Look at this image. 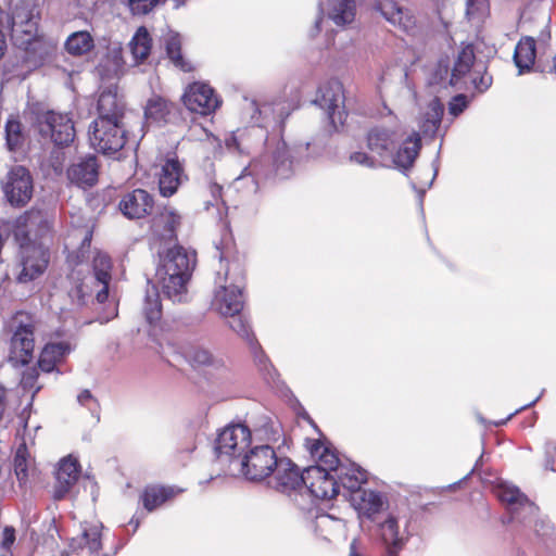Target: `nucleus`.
I'll use <instances>...</instances> for the list:
<instances>
[{
	"mask_svg": "<svg viewBox=\"0 0 556 556\" xmlns=\"http://www.w3.org/2000/svg\"><path fill=\"white\" fill-rule=\"evenodd\" d=\"M241 118L250 124L239 128L226 138L225 144L230 152L249 155L267 139V128L283 121L281 103H258L254 99L243 98Z\"/></svg>",
	"mask_w": 556,
	"mask_h": 556,
	"instance_id": "nucleus-1",
	"label": "nucleus"
},
{
	"mask_svg": "<svg viewBox=\"0 0 556 556\" xmlns=\"http://www.w3.org/2000/svg\"><path fill=\"white\" fill-rule=\"evenodd\" d=\"M48 229L47 216L40 210L31 208L16 218L14 235L21 249L22 270L17 276L20 282H28L45 271L48 253L31 240V236H42Z\"/></svg>",
	"mask_w": 556,
	"mask_h": 556,
	"instance_id": "nucleus-2",
	"label": "nucleus"
},
{
	"mask_svg": "<svg viewBox=\"0 0 556 556\" xmlns=\"http://www.w3.org/2000/svg\"><path fill=\"white\" fill-rule=\"evenodd\" d=\"M157 256L155 277L163 294L173 302H184L197 263L195 252L176 244L160 250Z\"/></svg>",
	"mask_w": 556,
	"mask_h": 556,
	"instance_id": "nucleus-3",
	"label": "nucleus"
},
{
	"mask_svg": "<svg viewBox=\"0 0 556 556\" xmlns=\"http://www.w3.org/2000/svg\"><path fill=\"white\" fill-rule=\"evenodd\" d=\"M42 0H10V16L0 10V27L7 20L8 28H11L12 38L16 45L25 50L36 49L40 45L37 39L38 21L40 17V4ZM7 49V39L0 28V59Z\"/></svg>",
	"mask_w": 556,
	"mask_h": 556,
	"instance_id": "nucleus-4",
	"label": "nucleus"
},
{
	"mask_svg": "<svg viewBox=\"0 0 556 556\" xmlns=\"http://www.w3.org/2000/svg\"><path fill=\"white\" fill-rule=\"evenodd\" d=\"M269 156L263 155L261 159L253 160L238 176L232 188L243 197H251L258 190V179L276 176L288 178L292 174V161L289 157L287 144L281 141L271 155V164L267 165Z\"/></svg>",
	"mask_w": 556,
	"mask_h": 556,
	"instance_id": "nucleus-5",
	"label": "nucleus"
},
{
	"mask_svg": "<svg viewBox=\"0 0 556 556\" xmlns=\"http://www.w3.org/2000/svg\"><path fill=\"white\" fill-rule=\"evenodd\" d=\"M468 83L479 92H484L492 84V77L486 74L485 65L482 62H476L471 45L458 51L450 78V85L459 89L465 88Z\"/></svg>",
	"mask_w": 556,
	"mask_h": 556,
	"instance_id": "nucleus-6",
	"label": "nucleus"
},
{
	"mask_svg": "<svg viewBox=\"0 0 556 556\" xmlns=\"http://www.w3.org/2000/svg\"><path fill=\"white\" fill-rule=\"evenodd\" d=\"M93 274L85 277L80 283L72 288L68 295L73 303L83 305L96 291L98 303H104L109 296V285L111 281V260L102 253L97 252L93 257Z\"/></svg>",
	"mask_w": 556,
	"mask_h": 556,
	"instance_id": "nucleus-7",
	"label": "nucleus"
},
{
	"mask_svg": "<svg viewBox=\"0 0 556 556\" xmlns=\"http://www.w3.org/2000/svg\"><path fill=\"white\" fill-rule=\"evenodd\" d=\"M252 444V433L242 424L225 427L215 441V454L220 463L228 464L230 470L237 466L241 456L245 454Z\"/></svg>",
	"mask_w": 556,
	"mask_h": 556,
	"instance_id": "nucleus-8",
	"label": "nucleus"
},
{
	"mask_svg": "<svg viewBox=\"0 0 556 556\" xmlns=\"http://www.w3.org/2000/svg\"><path fill=\"white\" fill-rule=\"evenodd\" d=\"M280 458L268 444L250 446L232 471L241 473L247 480L262 481L273 475Z\"/></svg>",
	"mask_w": 556,
	"mask_h": 556,
	"instance_id": "nucleus-9",
	"label": "nucleus"
},
{
	"mask_svg": "<svg viewBox=\"0 0 556 556\" xmlns=\"http://www.w3.org/2000/svg\"><path fill=\"white\" fill-rule=\"evenodd\" d=\"M91 147L103 154L118 152L126 143V129L123 121L96 118L89 127Z\"/></svg>",
	"mask_w": 556,
	"mask_h": 556,
	"instance_id": "nucleus-10",
	"label": "nucleus"
},
{
	"mask_svg": "<svg viewBox=\"0 0 556 556\" xmlns=\"http://www.w3.org/2000/svg\"><path fill=\"white\" fill-rule=\"evenodd\" d=\"M35 127L45 139H50L55 146H68L75 138L72 118L64 113L41 111L36 113Z\"/></svg>",
	"mask_w": 556,
	"mask_h": 556,
	"instance_id": "nucleus-11",
	"label": "nucleus"
},
{
	"mask_svg": "<svg viewBox=\"0 0 556 556\" xmlns=\"http://www.w3.org/2000/svg\"><path fill=\"white\" fill-rule=\"evenodd\" d=\"M228 280V269L217 273L216 289L211 305L212 309L222 316H233L241 313L244 304L241 287Z\"/></svg>",
	"mask_w": 556,
	"mask_h": 556,
	"instance_id": "nucleus-12",
	"label": "nucleus"
},
{
	"mask_svg": "<svg viewBox=\"0 0 556 556\" xmlns=\"http://www.w3.org/2000/svg\"><path fill=\"white\" fill-rule=\"evenodd\" d=\"M315 103L326 112L331 125L337 128L345 119L344 89L341 81L330 79L317 91Z\"/></svg>",
	"mask_w": 556,
	"mask_h": 556,
	"instance_id": "nucleus-13",
	"label": "nucleus"
},
{
	"mask_svg": "<svg viewBox=\"0 0 556 556\" xmlns=\"http://www.w3.org/2000/svg\"><path fill=\"white\" fill-rule=\"evenodd\" d=\"M408 527V519L402 520L393 514H389L383 521L378 523L379 535L388 556H399L405 547L412 536Z\"/></svg>",
	"mask_w": 556,
	"mask_h": 556,
	"instance_id": "nucleus-14",
	"label": "nucleus"
},
{
	"mask_svg": "<svg viewBox=\"0 0 556 556\" xmlns=\"http://www.w3.org/2000/svg\"><path fill=\"white\" fill-rule=\"evenodd\" d=\"M8 201L14 206H24L33 197V177L24 166L13 167L3 187Z\"/></svg>",
	"mask_w": 556,
	"mask_h": 556,
	"instance_id": "nucleus-15",
	"label": "nucleus"
},
{
	"mask_svg": "<svg viewBox=\"0 0 556 556\" xmlns=\"http://www.w3.org/2000/svg\"><path fill=\"white\" fill-rule=\"evenodd\" d=\"M304 485L316 498L330 500L339 494L336 473L321 465L309 466L304 470Z\"/></svg>",
	"mask_w": 556,
	"mask_h": 556,
	"instance_id": "nucleus-16",
	"label": "nucleus"
},
{
	"mask_svg": "<svg viewBox=\"0 0 556 556\" xmlns=\"http://www.w3.org/2000/svg\"><path fill=\"white\" fill-rule=\"evenodd\" d=\"M375 8L389 23L406 34L415 36L419 33L420 25L413 9L404 7L395 0H381L376 3Z\"/></svg>",
	"mask_w": 556,
	"mask_h": 556,
	"instance_id": "nucleus-17",
	"label": "nucleus"
},
{
	"mask_svg": "<svg viewBox=\"0 0 556 556\" xmlns=\"http://www.w3.org/2000/svg\"><path fill=\"white\" fill-rule=\"evenodd\" d=\"M182 101L189 111L201 115H208L220 105V100L214 89L205 83L189 85L182 96Z\"/></svg>",
	"mask_w": 556,
	"mask_h": 556,
	"instance_id": "nucleus-18",
	"label": "nucleus"
},
{
	"mask_svg": "<svg viewBox=\"0 0 556 556\" xmlns=\"http://www.w3.org/2000/svg\"><path fill=\"white\" fill-rule=\"evenodd\" d=\"M34 350V325L21 324L11 338L9 362L15 367L27 365L33 359Z\"/></svg>",
	"mask_w": 556,
	"mask_h": 556,
	"instance_id": "nucleus-19",
	"label": "nucleus"
},
{
	"mask_svg": "<svg viewBox=\"0 0 556 556\" xmlns=\"http://www.w3.org/2000/svg\"><path fill=\"white\" fill-rule=\"evenodd\" d=\"M160 193L163 197H172L187 179L185 169L180 161L173 156L165 159L156 174Z\"/></svg>",
	"mask_w": 556,
	"mask_h": 556,
	"instance_id": "nucleus-20",
	"label": "nucleus"
},
{
	"mask_svg": "<svg viewBox=\"0 0 556 556\" xmlns=\"http://www.w3.org/2000/svg\"><path fill=\"white\" fill-rule=\"evenodd\" d=\"M274 488L282 493H288L304 484V471L301 473L298 467L286 457H281L273 472Z\"/></svg>",
	"mask_w": 556,
	"mask_h": 556,
	"instance_id": "nucleus-21",
	"label": "nucleus"
},
{
	"mask_svg": "<svg viewBox=\"0 0 556 556\" xmlns=\"http://www.w3.org/2000/svg\"><path fill=\"white\" fill-rule=\"evenodd\" d=\"M67 178L71 184L79 188H89L97 184L99 176V165L93 155L80 159L67 168Z\"/></svg>",
	"mask_w": 556,
	"mask_h": 556,
	"instance_id": "nucleus-22",
	"label": "nucleus"
},
{
	"mask_svg": "<svg viewBox=\"0 0 556 556\" xmlns=\"http://www.w3.org/2000/svg\"><path fill=\"white\" fill-rule=\"evenodd\" d=\"M351 505L358 513L359 517L374 520L386 505L383 496L375 491L359 489L358 492L351 494L349 497Z\"/></svg>",
	"mask_w": 556,
	"mask_h": 556,
	"instance_id": "nucleus-23",
	"label": "nucleus"
},
{
	"mask_svg": "<svg viewBox=\"0 0 556 556\" xmlns=\"http://www.w3.org/2000/svg\"><path fill=\"white\" fill-rule=\"evenodd\" d=\"M395 140L394 131L375 127L367 135V148L378 155L382 165L388 166L392 151L395 149Z\"/></svg>",
	"mask_w": 556,
	"mask_h": 556,
	"instance_id": "nucleus-24",
	"label": "nucleus"
},
{
	"mask_svg": "<svg viewBox=\"0 0 556 556\" xmlns=\"http://www.w3.org/2000/svg\"><path fill=\"white\" fill-rule=\"evenodd\" d=\"M495 495L500 501L508 504L514 509L515 514L521 508L531 517L538 516V506L514 484L504 481L500 482L495 486Z\"/></svg>",
	"mask_w": 556,
	"mask_h": 556,
	"instance_id": "nucleus-25",
	"label": "nucleus"
},
{
	"mask_svg": "<svg viewBox=\"0 0 556 556\" xmlns=\"http://www.w3.org/2000/svg\"><path fill=\"white\" fill-rule=\"evenodd\" d=\"M153 208V198L142 189H136L127 194L119 202L121 212L128 218H141Z\"/></svg>",
	"mask_w": 556,
	"mask_h": 556,
	"instance_id": "nucleus-26",
	"label": "nucleus"
},
{
	"mask_svg": "<svg viewBox=\"0 0 556 556\" xmlns=\"http://www.w3.org/2000/svg\"><path fill=\"white\" fill-rule=\"evenodd\" d=\"M336 477L339 483V491L342 488L346 492L344 494L346 497L358 492L367 481V472L354 463L338 466Z\"/></svg>",
	"mask_w": 556,
	"mask_h": 556,
	"instance_id": "nucleus-27",
	"label": "nucleus"
},
{
	"mask_svg": "<svg viewBox=\"0 0 556 556\" xmlns=\"http://www.w3.org/2000/svg\"><path fill=\"white\" fill-rule=\"evenodd\" d=\"M420 148V136L418 132H413L402 142L396 152L395 150L392 151V157H390L388 166H394L403 170L409 169L418 156Z\"/></svg>",
	"mask_w": 556,
	"mask_h": 556,
	"instance_id": "nucleus-28",
	"label": "nucleus"
},
{
	"mask_svg": "<svg viewBox=\"0 0 556 556\" xmlns=\"http://www.w3.org/2000/svg\"><path fill=\"white\" fill-rule=\"evenodd\" d=\"M320 10L337 26H345L355 20L356 5L354 0H327Z\"/></svg>",
	"mask_w": 556,
	"mask_h": 556,
	"instance_id": "nucleus-29",
	"label": "nucleus"
},
{
	"mask_svg": "<svg viewBox=\"0 0 556 556\" xmlns=\"http://www.w3.org/2000/svg\"><path fill=\"white\" fill-rule=\"evenodd\" d=\"M124 108V102L118 97L116 89L108 88L99 96L97 118L123 121Z\"/></svg>",
	"mask_w": 556,
	"mask_h": 556,
	"instance_id": "nucleus-30",
	"label": "nucleus"
},
{
	"mask_svg": "<svg viewBox=\"0 0 556 556\" xmlns=\"http://www.w3.org/2000/svg\"><path fill=\"white\" fill-rule=\"evenodd\" d=\"M536 56V45L532 37H522L514 52V62L518 68V75L532 71Z\"/></svg>",
	"mask_w": 556,
	"mask_h": 556,
	"instance_id": "nucleus-31",
	"label": "nucleus"
},
{
	"mask_svg": "<svg viewBox=\"0 0 556 556\" xmlns=\"http://www.w3.org/2000/svg\"><path fill=\"white\" fill-rule=\"evenodd\" d=\"M101 528L99 525L84 527L81 533L71 540L70 547L73 551L88 548L90 554L98 555L102 549Z\"/></svg>",
	"mask_w": 556,
	"mask_h": 556,
	"instance_id": "nucleus-32",
	"label": "nucleus"
},
{
	"mask_svg": "<svg viewBox=\"0 0 556 556\" xmlns=\"http://www.w3.org/2000/svg\"><path fill=\"white\" fill-rule=\"evenodd\" d=\"M444 106L438 98L432 99L421 113L419 128L425 136L433 137L440 128Z\"/></svg>",
	"mask_w": 556,
	"mask_h": 556,
	"instance_id": "nucleus-33",
	"label": "nucleus"
},
{
	"mask_svg": "<svg viewBox=\"0 0 556 556\" xmlns=\"http://www.w3.org/2000/svg\"><path fill=\"white\" fill-rule=\"evenodd\" d=\"M180 224V216L175 210L164 207L152 220L153 232L163 238L172 239L175 237V231Z\"/></svg>",
	"mask_w": 556,
	"mask_h": 556,
	"instance_id": "nucleus-34",
	"label": "nucleus"
},
{
	"mask_svg": "<svg viewBox=\"0 0 556 556\" xmlns=\"http://www.w3.org/2000/svg\"><path fill=\"white\" fill-rule=\"evenodd\" d=\"M72 348L68 342L62 341L56 343H48L42 349L38 365L45 372L54 370L56 364L71 352Z\"/></svg>",
	"mask_w": 556,
	"mask_h": 556,
	"instance_id": "nucleus-35",
	"label": "nucleus"
},
{
	"mask_svg": "<svg viewBox=\"0 0 556 556\" xmlns=\"http://www.w3.org/2000/svg\"><path fill=\"white\" fill-rule=\"evenodd\" d=\"M94 48V38L88 30H77L68 35L64 50L72 56L87 55Z\"/></svg>",
	"mask_w": 556,
	"mask_h": 556,
	"instance_id": "nucleus-36",
	"label": "nucleus"
},
{
	"mask_svg": "<svg viewBox=\"0 0 556 556\" xmlns=\"http://www.w3.org/2000/svg\"><path fill=\"white\" fill-rule=\"evenodd\" d=\"M179 492L173 486L150 485L141 495L142 504L147 510L152 511Z\"/></svg>",
	"mask_w": 556,
	"mask_h": 556,
	"instance_id": "nucleus-37",
	"label": "nucleus"
},
{
	"mask_svg": "<svg viewBox=\"0 0 556 556\" xmlns=\"http://www.w3.org/2000/svg\"><path fill=\"white\" fill-rule=\"evenodd\" d=\"M130 53L136 63L144 61L151 51L152 39L144 26L139 27L128 43Z\"/></svg>",
	"mask_w": 556,
	"mask_h": 556,
	"instance_id": "nucleus-38",
	"label": "nucleus"
},
{
	"mask_svg": "<svg viewBox=\"0 0 556 556\" xmlns=\"http://www.w3.org/2000/svg\"><path fill=\"white\" fill-rule=\"evenodd\" d=\"M165 49L167 56L176 67L180 68L184 72L191 71V64L188 61L184 60L181 55V40L178 34H167V36L165 37Z\"/></svg>",
	"mask_w": 556,
	"mask_h": 556,
	"instance_id": "nucleus-39",
	"label": "nucleus"
},
{
	"mask_svg": "<svg viewBox=\"0 0 556 556\" xmlns=\"http://www.w3.org/2000/svg\"><path fill=\"white\" fill-rule=\"evenodd\" d=\"M124 65L123 47L121 42H111L100 66L108 75H116Z\"/></svg>",
	"mask_w": 556,
	"mask_h": 556,
	"instance_id": "nucleus-40",
	"label": "nucleus"
},
{
	"mask_svg": "<svg viewBox=\"0 0 556 556\" xmlns=\"http://www.w3.org/2000/svg\"><path fill=\"white\" fill-rule=\"evenodd\" d=\"M142 311L149 324L152 325L160 320L162 316V304L155 286H151L147 289Z\"/></svg>",
	"mask_w": 556,
	"mask_h": 556,
	"instance_id": "nucleus-41",
	"label": "nucleus"
},
{
	"mask_svg": "<svg viewBox=\"0 0 556 556\" xmlns=\"http://www.w3.org/2000/svg\"><path fill=\"white\" fill-rule=\"evenodd\" d=\"M186 358L194 367H213L219 369L224 367L222 358L214 357L207 350L203 348H191L186 352Z\"/></svg>",
	"mask_w": 556,
	"mask_h": 556,
	"instance_id": "nucleus-42",
	"label": "nucleus"
},
{
	"mask_svg": "<svg viewBox=\"0 0 556 556\" xmlns=\"http://www.w3.org/2000/svg\"><path fill=\"white\" fill-rule=\"evenodd\" d=\"M311 453L314 457L318 458V464L327 468L328 471L336 473V469L340 465H344L340 462L336 453L328 446L316 442L311 447Z\"/></svg>",
	"mask_w": 556,
	"mask_h": 556,
	"instance_id": "nucleus-43",
	"label": "nucleus"
},
{
	"mask_svg": "<svg viewBox=\"0 0 556 556\" xmlns=\"http://www.w3.org/2000/svg\"><path fill=\"white\" fill-rule=\"evenodd\" d=\"M168 113L169 103L161 97H153L146 105L144 117L148 123H160L165 119Z\"/></svg>",
	"mask_w": 556,
	"mask_h": 556,
	"instance_id": "nucleus-44",
	"label": "nucleus"
},
{
	"mask_svg": "<svg viewBox=\"0 0 556 556\" xmlns=\"http://www.w3.org/2000/svg\"><path fill=\"white\" fill-rule=\"evenodd\" d=\"M250 349L253 354L254 362L258 367L260 371L268 381H275L277 377V371L273 367L269 358L265 355L258 343L256 341L252 342V344H250Z\"/></svg>",
	"mask_w": 556,
	"mask_h": 556,
	"instance_id": "nucleus-45",
	"label": "nucleus"
},
{
	"mask_svg": "<svg viewBox=\"0 0 556 556\" xmlns=\"http://www.w3.org/2000/svg\"><path fill=\"white\" fill-rule=\"evenodd\" d=\"M315 531L327 539L328 535L341 530L343 521L328 514H323L316 517L314 522Z\"/></svg>",
	"mask_w": 556,
	"mask_h": 556,
	"instance_id": "nucleus-46",
	"label": "nucleus"
},
{
	"mask_svg": "<svg viewBox=\"0 0 556 556\" xmlns=\"http://www.w3.org/2000/svg\"><path fill=\"white\" fill-rule=\"evenodd\" d=\"M5 139L10 151H15L24 141L22 125L16 118H9L5 123Z\"/></svg>",
	"mask_w": 556,
	"mask_h": 556,
	"instance_id": "nucleus-47",
	"label": "nucleus"
},
{
	"mask_svg": "<svg viewBox=\"0 0 556 556\" xmlns=\"http://www.w3.org/2000/svg\"><path fill=\"white\" fill-rule=\"evenodd\" d=\"M28 452L25 444H21L15 453L13 466L15 476L21 484L28 479Z\"/></svg>",
	"mask_w": 556,
	"mask_h": 556,
	"instance_id": "nucleus-48",
	"label": "nucleus"
},
{
	"mask_svg": "<svg viewBox=\"0 0 556 556\" xmlns=\"http://www.w3.org/2000/svg\"><path fill=\"white\" fill-rule=\"evenodd\" d=\"M228 317L230 318L228 321L230 329H232L239 337L244 339L249 345L256 341L248 320L241 315V313Z\"/></svg>",
	"mask_w": 556,
	"mask_h": 556,
	"instance_id": "nucleus-49",
	"label": "nucleus"
},
{
	"mask_svg": "<svg viewBox=\"0 0 556 556\" xmlns=\"http://www.w3.org/2000/svg\"><path fill=\"white\" fill-rule=\"evenodd\" d=\"M78 479L74 476L67 477L66 473L61 475V470L56 469L55 472V484L53 486V498L55 501L63 500L72 489V486L76 483Z\"/></svg>",
	"mask_w": 556,
	"mask_h": 556,
	"instance_id": "nucleus-50",
	"label": "nucleus"
},
{
	"mask_svg": "<svg viewBox=\"0 0 556 556\" xmlns=\"http://www.w3.org/2000/svg\"><path fill=\"white\" fill-rule=\"evenodd\" d=\"M77 401L81 406H85L93 416L99 418L98 400L91 394L89 390H83L77 395Z\"/></svg>",
	"mask_w": 556,
	"mask_h": 556,
	"instance_id": "nucleus-51",
	"label": "nucleus"
},
{
	"mask_svg": "<svg viewBox=\"0 0 556 556\" xmlns=\"http://www.w3.org/2000/svg\"><path fill=\"white\" fill-rule=\"evenodd\" d=\"M65 153L60 149L51 151L48 164L56 176L62 175L65 163Z\"/></svg>",
	"mask_w": 556,
	"mask_h": 556,
	"instance_id": "nucleus-52",
	"label": "nucleus"
},
{
	"mask_svg": "<svg viewBox=\"0 0 556 556\" xmlns=\"http://www.w3.org/2000/svg\"><path fill=\"white\" fill-rule=\"evenodd\" d=\"M468 106V100L465 94H457L448 102V113L453 117H457Z\"/></svg>",
	"mask_w": 556,
	"mask_h": 556,
	"instance_id": "nucleus-53",
	"label": "nucleus"
},
{
	"mask_svg": "<svg viewBox=\"0 0 556 556\" xmlns=\"http://www.w3.org/2000/svg\"><path fill=\"white\" fill-rule=\"evenodd\" d=\"M58 469L61 470V475L66 473L67 477H70L71 473V476L78 479V464L76 459H73L71 456L62 458L59 463Z\"/></svg>",
	"mask_w": 556,
	"mask_h": 556,
	"instance_id": "nucleus-54",
	"label": "nucleus"
},
{
	"mask_svg": "<svg viewBox=\"0 0 556 556\" xmlns=\"http://www.w3.org/2000/svg\"><path fill=\"white\" fill-rule=\"evenodd\" d=\"M208 191L211 194L210 200L204 201V208L208 211L211 207H218L219 203H222V187L217 184H211L208 186Z\"/></svg>",
	"mask_w": 556,
	"mask_h": 556,
	"instance_id": "nucleus-55",
	"label": "nucleus"
},
{
	"mask_svg": "<svg viewBox=\"0 0 556 556\" xmlns=\"http://www.w3.org/2000/svg\"><path fill=\"white\" fill-rule=\"evenodd\" d=\"M488 8V0H468L467 1V15L476 17L484 14Z\"/></svg>",
	"mask_w": 556,
	"mask_h": 556,
	"instance_id": "nucleus-56",
	"label": "nucleus"
},
{
	"mask_svg": "<svg viewBox=\"0 0 556 556\" xmlns=\"http://www.w3.org/2000/svg\"><path fill=\"white\" fill-rule=\"evenodd\" d=\"M533 530L539 536L547 538L552 534L554 528L546 519L536 518L533 523Z\"/></svg>",
	"mask_w": 556,
	"mask_h": 556,
	"instance_id": "nucleus-57",
	"label": "nucleus"
},
{
	"mask_svg": "<svg viewBox=\"0 0 556 556\" xmlns=\"http://www.w3.org/2000/svg\"><path fill=\"white\" fill-rule=\"evenodd\" d=\"M38 371L36 368L27 369L23 372L21 379V387L26 390H31L35 387V383L38 379Z\"/></svg>",
	"mask_w": 556,
	"mask_h": 556,
	"instance_id": "nucleus-58",
	"label": "nucleus"
},
{
	"mask_svg": "<svg viewBox=\"0 0 556 556\" xmlns=\"http://www.w3.org/2000/svg\"><path fill=\"white\" fill-rule=\"evenodd\" d=\"M350 160L358 165L372 168L376 166V162L365 152H354L351 154Z\"/></svg>",
	"mask_w": 556,
	"mask_h": 556,
	"instance_id": "nucleus-59",
	"label": "nucleus"
},
{
	"mask_svg": "<svg viewBox=\"0 0 556 556\" xmlns=\"http://www.w3.org/2000/svg\"><path fill=\"white\" fill-rule=\"evenodd\" d=\"M15 542V530L12 527H5L3 529L2 540L0 542V547L4 551H10L13 543Z\"/></svg>",
	"mask_w": 556,
	"mask_h": 556,
	"instance_id": "nucleus-60",
	"label": "nucleus"
},
{
	"mask_svg": "<svg viewBox=\"0 0 556 556\" xmlns=\"http://www.w3.org/2000/svg\"><path fill=\"white\" fill-rule=\"evenodd\" d=\"M278 434H279V431L277 428H274V425H270L269 426V429H265V439L267 441H277L278 440Z\"/></svg>",
	"mask_w": 556,
	"mask_h": 556,
	"instance_id": "nucleus-61",
	"label": "nucleus"
},
{
	"mask_svg": "<svg viewBox=\"0 0 556 556\" xmlns=\"http://www.w3.org/2000/svg\"><path fill=\"white\" fill-rule=\"evenodd\" d=\"M349 556H363V554L358 551V542H357V540H353L351 542Z\"/></svg>",
	"mask_w": 556,
	"mask_h": 556,
	"instance_id": "nucleus-62",
	"label": "nucleus"
},
{
	"mask_svg": "<svg viewBox=\"0 0 556 556\" xmlns=\"http://www.w3.org/2000/svg\"><path fill=\"white\" fill-rule=\"evenodd\" d=\"M541 395H542V393L539 396H536L532 402H530L529 404L523 405L519 409L522 410V409H526L528 407H531L532 405H534L540 400Z\"/></svg>",
	"mask_w": 556,
	"mask_h": 556,
	"instance_id": "nucleus-63",
	"label": "nucleus"
},
{
	"mask_svg": "<svg viewBox=\"0 0 556 556\" xmlns=\"http://www.w3.org/2000/svg\"><path fill=\"white\" fill-rule=\"evenodd\" d=\"M170 1L173 2V8L178 9L185 3L186 0H170Z\"/></svg>",
	"mask_w": 556,
	"mask_h": 556,
	"instance_id": "nucleus-64",
	"label": "nucleus"
}]
</instances>
